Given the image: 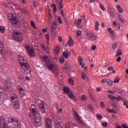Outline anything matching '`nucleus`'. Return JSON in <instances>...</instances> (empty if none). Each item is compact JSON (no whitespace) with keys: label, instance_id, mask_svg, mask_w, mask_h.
<instances>
[{"label":"nucleus","instance_id":"nucleus-1","mask_svg":"<svg viewBox=\"0 0 128 128\" xmlns=\"http://www.w3.org/2000/svg\"><path fill=\"white\" fill-rule=\"evenodd\" d=\"M36 107L34 104H32L30 107V113L29 114V116L31 118H32V122H34L35 126L38 128V126H42V122H40V116L38 114V112H36Z\"/></svg>","mask_w":128,"mask_h":128},{"label":"nucleus","instance_id":"nucleus-2","mask_svg":"<svg viewBox=\"0 0 128 128\" xmlns=\"http://www.w3.org/2000/svg\"><path fill=\"white\" fill-rule=\"evenodd\" d=\"M48 56H45L43 58L42 60L45 62L46 68L50 70H52L53 74H54L56 78H60V73L58 70V66L54 65L52 61L48 60Z\"/></svg>","mask_w":128,"mask_h":128},{"label":"nucleus","instance_id":"nucleus-3","mask_svg":"<svg viewBox=\"0 0 128 128\" xmlns=\"http://www.w3.org/2000/svg\"><path fill=\"white\" fill-rule=\"evenodd\" d=\"M8 20L10 22L12 23V26L16 28H20L22 24H20V21L18 19V17L15 14H10L8 15Z\"/></svg>","mask_w":128,"mask_h":128},{"label":"nucleus","instance_id":"nucleus-4","mask_svg":"<svg viewBox=\"0 0 128 128\" xmlns=\"http://www.w3.org/2000/svg\"><path fill=\"white\" fill-rule=\"evenodd\" d=\"M9 124H14L10 126V128H21L22 125L20 124V120L18 118H9L8 120Z\"/></svg>","mask_w":128,"mask_h":128},{"label":"nucleus","instance_id":"nucleus-5","mask_svg":"<svg viewBox=\"0 0 128 128\" xmlns=\"http://www.w3.org/2000/svg\"><path fill=\"white\" fill-rule=\"evenodd\" d=\"M12 36L16 42H22L24 38L22 37V34L20 32L13 31L12 32Z\"/></svg>","mask_w":128,"mask_h":128},{"label":"nucleus","instance_id":"nucleus-6","mask_svg":"<svg viewBox=\"0 0 128 128\" xmlns=\"http://www.w3.org/2000/svg\"><path fill=\"white\" fill-rule=\"evenodd\" d=\"M84 38L89 40H98V36H94V34L92 31H89L84 34Z\"/></svg>","mask_w":128,"mask_h":128},{"label":"nucleus","instance_id":"nucleus-7","mask_svg":"<svg viewBox=\"0 0 128 128\" xmlns=\"http://www.w3.org/2000/svg\"><path fill=\"white\" fill-rule=\"evenodd\" d=\"M63 90L64 94H67L70 98L73 100L74 101H76V96H74V94H72V92L70 91V88L64 87Z\"/></svg>","mask_w":128,"mask_h":128},{"label":"nucleus","instance_id":"nucleus-8","mask_svg":"<svg viewBox=\"0 0 128 128\" xmlns=\"http://www.w3.org/2000/svg\"><path fill=\"white\" fill-rule=\"evenodd\" d=\"M25 48L30 56L32 58L36 56V52H34V48L26 44H25Z\"/></svg>","mask_w":128,"mask_h":128},{"label":"nucleus","instance_id":"nucleus-9","mask_svg":"<svg viewBox=\"0 0 128 128\" xmlns=\"http://www.w3.org/2000/svg\"><path fill=\"white\" fill-rule=\"evenodd\" d=\"M56 26H58V22L54 21L50 27V32L54 36H55L56 34Z\"/></svg>","mask_w":128,"mask_h":128},{"label":"nucleus","instance_id":"nucleus-10","mask_svg":"<svg viewBox=\"0 0 128 128\" xmlns=\"http://www.w3.org/2000/svg\"><path fill=\"white\" fill-rule=\"evenodd\" d=\"M22 68L24 70V73L25 74H30L32 72V68L30 66V64H27L24 66H22Z\"/></svg>","mask_w":128,"mask_h":128},{"label":"nucleus","instance_id":"nucleus-11","mask_svg":"<svg viewBox=\"0 0 128 128\" xmlns=\"http://www.w3.org/2000/svg\"><path fill=\"white\" fill-rule=\"evenodd\" d=\"M73 112L74 118L80 126H82V124H84V122L82 121V120H80V116L78 115V112H76V110H74Z\"/></svg>","mask_w":128,"mask_h":128},{"label":"nucleus","instance_id":"nucleus-12","mask_svg":"<svg viewBox=\"0 0 128 128\" xmlns=\"http://www.w3.org/2000/svg\"><path fill=\"white\" fill-rule=\"evenodd\" d=\"M18 58L20 66H24L26 64H28V62H26V59H24V56H22V55H20L18 56Z\"/></svg>","mask_w":128,"mask_h":128},{"label":"nucleus","instance_id":"nucleus-13","mask_svg":"<svg viewBox=\"0 0 128 128\" xmlns=\"http://www.w3.org/2000/svg\"><path fill=\"white\" fill-rule=\"evenodd\" d=\"M46 128H52V120L50 118H46Z\"/></svg>","mask_w":128,"mask_h":128},{"label":"nucleus","instance_id":"nucleus-14","mask_svg":"<svg viewBox=\"0 0 128 128\" xmlns=\"http://www.w3.org/2000/svg\"><path fill=\"white\" fill-rule=\"evenodd\" d=\"M10 98L12 102L16 101V100H18V95L14 92H10Z\"/></svg>","mask_w":128,"mask_h":128},{"label":"nucleus","instance_id":"nucleus-15","mask_svg":"<svg viewBox=\"0 0 128 128\" xmlns=\"http://www.w3.org/2000/svg\"><path fill=\"white\" fill-rule=\"evenodd\" d=\"M13 104V108L16 110H20V102L18 100H16L15 101L12 102Z\"/></svg>","mask_w":128,"mask_h":128},{"label":"nucleus","instance_id":"nucleus-16","mask_svg":"<svg viewBox=\"0 0 128 128\" xmlns=\"http://www.w3.org/2000/svg\"><path fill=\"white\" fill-rule=\"evenodd\" d=\"M114 91L117 92V94H124V90L120 88H114Z\"/></svg>","mask_w":128,"mask_h":128},{"label":"nucleus","instance_id":"nucleus-17","mask_svg":"<svg viewBox=\"0 0 128 128\" xmlns=\"http://www.w3.org/2000/svg\"><path fill=\"white\" fill-rule=\"evenodd\" d=\"M82 19L80 18L78 20L76 24V28H80V29L82 28V26H80V24H82Z\"/></svg>","mask_w":128,"mask_h":128},{"label":"nucleus","instance_id":"nucleus-18","mask_svg":"<svg viewBox=\"0 0 128 128\" xmlns=\"http://www.w3.org/2000/svg\"><path fill=\"white\" fill-rule=\"evenodd\" d=\"M39 108L40 112H42V114H46V108L44 107V104H41L39 106Z\"/></svg>","mask_w":128,"mask_h":128},{"label":"nucleus","instance_id":"nucleus-19","mask_svg":"<svg viewBox=\"0 0 128 128\" xmlns=\"http://www.w3.org/2000/svg\"><path fill=\"white\" fill-rule=\"evenodd\" d=\"M68 46H74V41H72V38L71 36H69V40L68 42Z\"/></svg>","mask_w":128,"mask_h":128},{"label":"nucleus","instance_id":"nucleus-20","mask_svg":"<svg viewBox=\"0 0 128 128\" xmlns=\"http://www.w3.org/2000/svg\"><path fill=\"white\" fill-rule=\"evenodd\" d=\"M70 55V53L68 52V50H66L65 52H63V56L65 58H68V56Z\"/></svg>","mask_w":128,"mask_h":128},{"label":"nucleus","instance_id":"nucleus-21","mask_svg":"<svg viewBox=\"0 0 128 128\" xmlns=\"http://www.w3.org/2000/svg\"><path fill=\"white\" fill-rule=\"evenodd\" d=\"M122 54V52L120 49H118L116 52V57L120 56Z\"/></svg>","mask_w":128,"mask_h":128},{"label":"nucleus","instance_id":"nucleus-22","mask_svg":"<svg viewBox=\"0 0 128 128\" xmlns=\"http://www.w3.org/2000/svg\"><path fill=\"white\" fill-rule=\"evenodd\" d=\"M3 58L4 60H8V51H6L3 54Z\"/></svg>","mask_w":128,"mask_h":128},{"label":"nucleus","instance_id":"nucleus-23","mask_svg":"<svg viewBox=\"0 0 128 128\" xmlns=\"http://www.w3.org/2000/svg\"><path fill=\"white\" fill-rule=\"evenodd\" d=\"M111 104L113 108L117 109L118 108V103L117 102H112Z\"/></svg>","mask_w":128,"mask_h":128},{"label":"nucleus","instance_id":"nucleus-24","mask_svg":"<svg viewBox=\"0 0 128 128\" xmlns=\"http://www.w3.org/2000/svg\"><path fill=\"white\" fill-rule=\"evenodd\" d=\"M118 20L122 24H124V22H125L124 18V16H122V15H118Z\"/></svg>","mask_w":128,"mask_h":128},{"label":"nucleus","instance_id":"nucleus-25","mask_svg":"<svg viewBox=\"0 0 128 128\" xmlns=\"http://www.w3.org/2000/svg\"><path fill=\"white\" fill-rule=\"evenodd\" d=\"M51 6L52 8H54V9H53L54 14H56V12H58V10L56 9V4H52Z\"/></svg>","mask_w":128,"mask_h":128},{"label":"nucleus","instance_id":"nucleus-26","mask_svg":"<svg viewBox=\"0 0 128 128\" xmlns=\"http://www.w3.org/2000/svg\"><path fill=\"white\" fill-rule=\"evenodd\" d=\"M116 8H117V10H118V12L120 14H122V12H124V10L122 9V7H120V5L116 6Z\"/></svg>","mask_w":128,"mask_h":128},{"label":"nucleus","instance_id":"nucleus-27","mask_svg":"<svg viewBox=\"0 0 128 128\" xmlns=\"http://www.w3.org/2000/svg\"><path fill=\"white\" fill-rule=\"evenodd\" d=\"M108 30L111 34H112L111 38H112V36H114V30H112V29L111 28H108Z\"/></svg>","mask_w":128,"mask_h":128},{"label":"nucleus","instance_id":"nucleus-28","mask_svg":"<svg viewBox=\"0 0 128 128\" xmlns=\"http://www.w3.org/2000/svg\"><path fill=\"white\" fill-rule=\"evenodd\" d=\"M78 60L79 62L80 66H82V62H84V59L82 58V56H79V57L78 58Z\"/></svg>","mask_w":128,"mask_h":128},{"label":"nucleus","instance_id":"nucleus-29","mask_svg":"<svg viewBox=\"0 0 128 128\" xmlns=\"http://www.w3.org/2000/svg\"><path fill=\"white\" fill-rule=\"evenodd\" d=\"M4 66L2 64V61L0 60V72H2V70H4Z\"/></svg>","mask_w":128,"mask_h":128},{"label":"nucleus","instance_id":"nucleus-30","mask_svg":"<svg viewBox=\"0 0 128 128\" xmlns=\"http://www.w3.org/2000/svg\"><path fill=\"white\" fill-rule=\"evenodd\" d=\"M4 88L0 86V96H4Z\"/></svg>","mask_w":128,"mask_h":128},{"label":"nucleus","instance_id":"nucleus-31","mask_svg":"<svg viewBox=\"0 0 128 128\" xmlns=\"http://www.w3.org/2000/svg\"><path fill=\"white\" fill-rule=\"evenodd\" d=\"M4 50V44L0 42V54H2Z\"/></svg>","mask_w":128,"mask_h":128},{"label":"nucleus","instance_id":"nucleus-32","mask_svg":"<svg viewBox=\"0 0 128 128\" xmlns=\"http://www.w3.org/2000/svg\"><path fill=\"white\" fill-rule=\"evenodd\" d=\"M88 110H91L92 112H94V106H92V104H88Z\"/></svg>","mask_w":128,"mask_h":128},{"label":"nucleus","instance_id":"nucleus-33","mask_svg":"<svg viewBox=\"0 0 128 128\" xmlns=\"http://www.w3.org/2000/svg\"><path fill=\"white\" fill-rule=\"evenodd\" d=\"M56 128H64V126L62 124L59 122L57 124Z\"/></svg>","mask_w":128,"mask_h":128},{"label":"nucleus","instance_id":"nucleus-34","mask_svg":"<svg viewBox=\"0 0 128 128\" xmlns=\"http://www.w3.org/2000/svg\"><path fill=\"white\" fill-rule=\"evenodd\" d=\"M122 102H124V106H126V108H128V102L126 100H122Z\"/></svg>","mask_w":128,"mask_h":128},{"label":"nucleus","instance_id":"nucleus-35","mask_svg":"<svg viewBox=\"0 0 128 128\" xmlns=\"http://www.w3.org/2000/svg\"><path fill=\"white\" fill-rule=\"evenodd\" d=\"M96 118H98V120H102V115L100 114H96Z\"/></svg>","mask_w":128,"mask_h":128},{"label":"nucleus","instance_id":"nucleus-36","mask_svg":"<svg viewBox=\"0 0 128 128\" xmlns=\"http://www.w3.org/2000/svg\"><path fill=\"white\" fill-rule=\"evenodd\" d=\"M108 97L110 100H116V96H114V95H110L109 94L108 95Z\"/></svg>","mask_w":128,"mask_h":128},{"label":"nucleus","instance_id":"nucleus-37","mask_svg":"<svg viewBox=\"0 0 128 128\" xmlns=\"http://www.w3.org/2000/svg\"><path fill=\"white\" fill-rule=\"evenodd\" d=\"M81 76L82 78H83L84 80H86V78H88V76H86V73H84V72H82Z\"/></svg>","mask_w":128,"mask_h":128},{"label":"nucleus","instance_id":"nucleus-38","mask_svg":"<svg viewBox=\"0 0 128 128\" xmlns=\"http://www.w3.org/2000/svg\"><path fill=\"white\" fill-rule=\"evenodd\" d=\"M64 19L66 25V27L68 28L69 24H68V17L64 18Z\"/></svg>","mask_w":128,"mask_h":128},{"label":"nucleus","instance_id":"nucleus-39","mask_svg":"<svg viewBox=\"0 0 128 128\" xmlns=\"http://www.w3.org/2000/svg\"><path fill=\"white\" fill-rule=\"evenodd\" d=\"M18 77L19 80H22V82H24L25 80H24V76L18 75Z\"/></svg>","mask_w":128,"mask_h":128},{"label":"nucleus","instance_id":"nucleus-40","mask_svg":"<svg viewBox=\"0 0 128 128\" xmlns=\"http://www.w3.org/2000/svg\"><path fill=\"white\" fill-rule=\"evenodd\" d=\"M113 82H112L110 79H108V81L107 82L108 86H112Z\"/></svg>","mask_w":128,"mask_h":128},{"label":"nucleus","instance_id":"nucleus-41","mask_svg":"<svg viewBox=\"0 0 128 128\" xmlns=\"http://www.w3.org/2000/svg\"><path fill=\"white\" fill-rule=\"evenodd\" d=\"M108 12L112 16H114V10L110 8L108 10Z\"/></svg>","mask_w":128,"mask_h":128},{"label":"nucleus","instance_id":"nucleus-42","mask_svg":"<svg viewBox=\"0 0 128 128\" xmlns=\"http://www.w3.org/2000/svg\"><path fill=\"white\" fill-rule=\"evenodd\" d=\"M59 62L60 64H64V56H61L59 59Z\"/></svg>","mask_w":128,"mask_h":128},{"label":"nucleus","instance_id":"nucleus-43","mask_svg":"<svg viewBox=\"0 0 128 128\" xmlns=\"http://www.w3.org/2000/svg\"><path fill=\"white\" fill-rule=\"evenodd\" d=\"M99 26H100V24H98V22H96V24H95V30H98Z\"/></svg>","mask_w":128,"mask_h":128},{"label":"nucleus","instance_id":"nucleus-44","mask_svg":"<svg viewBox=\"0 0 128 128\" xmlns=\"http://www.w3.org/2000/svg\"><path fill=\"white\" fill-rule=\"evenodd\" d=\"M45 36L47 40V44H50V35L48 34H46Z\"/></svg>","mask_w":128,"mask_h":128},{"label":"nucleus","instance_id":"nucleus-45","mask_svg":"<svg viewBox=\"0 0 128 128\" xmlns=\"http://www.w3.org/2000/svg\"><path fill=\"white\" fill-rule=\"evenodd\" d=\"M108 112H110V113L114 112V114H116V110H114V109H112V110L108 109Z\"/></svg>","mask_w":128,"mask_h":128},{"label":"nucleus","instance_id":"nucleus-46","mask_svg":"<svg viewBox=\"0 0 128 128\" xmlns=\"http://www.w3.org/2000/svg\"><path fill=\"white\" fill-rule=\"evenodd\" d=\"M116 100L117 102H120V100H124L122 96H118V97H116Z\"/></svg>","mask_w":128,"mask_h":128},{"label":"nucleus","instance_id":"nucleus-47","mask_svg":"<svg viewBox=\"0 0 128 128\" xmlns=\"http://www.w3.org/2000/svg\"><path fill=\"white\" fill-rule=\"evenodd\" d=\"M108 78H104L102 80V84H108Z\"/></svg>","mask_w":128,"mask_h":128},{"label":"nucleus","instance_id":"nucleus-48","mask_svg":"<svg viewBox=\"0 0 128 128\" xmlns=\"http://www.w3.org/2000/svg\"><path fill=\"white\" fill-rule=\"evenodd\" d=\"M60 46H57L55 49V52H56V54L60 52Z\"/></svg>","mask_w":128,"mask_h":128},{"label":"nucleus","instance_id":"nucleus-49","mask_svg":"<svg viewBox=\"0 0 128 128\" xmlns=\"http://www.w3.org/2000/svg\"><path fill=\"white\" fill-rule=\"evenodd\" d=\"M118 46V44L116 43H114L112 44V48L113 50H116Z\"/></svg>","mask_w":128,"mask_h":128},{"label":"nucleus","instance_id":"nucleus-50","mask_svg":"<svg viewBox=\"0 0 128 128\" xmlns=\"http://www.w3.org/2000/svg\"><path fill=\"white\" fill-rule=\"evenodd\" d=\"M0 32L2 34H4V26H0Z\"/></svg>","mask_w":128,"mask_h":128},{"label":"nucleus","instance_id":"nucleus-51","mask_svg":"<svg viewBox=\"0 0 128 128\" xmlns=\"http://www.w3.org/2000/svg\"><path fill=\"white\" fill-rule=\"evenodd\" d=\"M81 100H82L83 102H86V96L82 95V96Z\"/></svg>","mask_w":128,"mask_h":128},{"label":"nucleus","instance_id":"nucleus-52","mask_svg":"<svg viewBox=\"0 0 128 128\" xmlns=\"http://www.w3.org/2000/svg\"><path fill=\"white\" fill-rule=\"evenodd\" d=\"M100 8H102V10H104V12L106 10V8H104V5H102V4H100Z\"/></svg>","mask_w":128,"mask_h":128},{"label":"nucleus","instance_id":"nucleus-53","mask_svg":"<svg viewBox=\"0 0 128 128\" xmlns=\"http://www.w3.org/2000/svg\"><path fill=\"white\" fill-rule=\"evenodd\" d=\"M20 94L21 96H24L25 95L24 94V90H23L22 91H20Z\"/></svg>","mask_w":128,"mask_h":128},{"label":"nucleus","instance_id":"nucleus-54","mask_svg":"<svg viewBox=\"0 0 128 128\" xmlns=\"http://www.w3.org/2000/svg\"><path fill=\"white\" fill-rule=\"evenodd\" d=\"M100 108H104L105 106H104V103L102 102H100Z\"/></svg>","mask_w":128,"mask_h":128},{"label":"nucleus","instance_id":"nucleus-55","mask_svg":"<svg viewBox=\"0 0 128 128\" xmlns=\"http://www.w3.org/2000/svg\"><path fill=\"white\" fill-rule=\"evenodd\" d=\"M58 22L60 24H62V18H60V16H58Z\"/></svg>","mask_w":128,"mask_h":128},{"label":"nucleus","instance_id":"nucleus-56","mask_svg":"<svg viewBox=\"0 0 128 128\" xmlns=\"http://www.w3.org/2000/svg\"><path fill=\"white\" fill-rule=\"evenodd\" d=\"M69 84H74V80L72 78H70L68 80Z\"/></svg>","mask_w":128,"mask_h":128},{"label":"nucleus","instance_id":"nucleus-57","mask_svg":"<svg viewBox=\"0 0 128 128\" xmlns=\"http://www.w3.org/2000/svg\"><path fill=\"white\" fill-rule=\"evenodd\" d=\"M81 34H82V31H80V30H79L76 32L77 36H80Z\"/></svg>","mask_w":128,"mask_h":128},{"label":"nucleus","instance_id":"nucleus-58","mask_svg":"<svg viewBox=\"0 0 128 128\" xmlns=\"http://www.w3.org/2000/svg\"><path fill=\"white\" fill-rule=\"evenodd\" d=\"M114 84H118V82H120V78H117L116 79H115L114 81Z\"/></svg>","mask_w":128,"mask_h":128},{"label":"nucleus","instance_id":"nucleus-59","mask_svg":"<svg viewBox=\"0 0 128 128\" xmlns=\"http://www.w3.org/2000/svg\"><path fill=\"white\" fill-rule=\"evenodd\" d=\"M18 90H19V92H22V90H24L22 88V87L21 86H18Z\"/></svg>","mask_w":128,"mask_h":128},{"label":"nucleus","instance_id":"nucleus-60","mask_svg":"<svg viewBox=\"0 0 128 128\" xmlns=\"http://www.w3.org/2000/svg\"><path fill=\"white\" fill-rule=\"evenodd\" d=\"M31 26L32 28H36V25L34 24V22L32 21H31Z\"/></svg>","mask_w":128,"mask_h":128},{"label":"nucleus","instance_id":"nucleus-61","mask_svg":"<svg viewBox=\"0 0 128 128\" xmlns=\"http://www.w3.org/2000/svg\"><path fill=\"white\" fill-rule=\"evenodd\" d=\"M102 126H108V122H103L102 124Z\"/></svg>","mask_w":128,"mask_h":128},{"label":"nucleus","instance_id":"nucleus-62","mask_svg":"<svg viewBox=\"0 0 128 128\" xmlns=\"http://www.w3.org/2000/svg\"><path fill=\"white\" fill-rule=\"evenodd\" d=\"M60 12H61V14L62 16L64 18H67L66 16V15H64V10H61Z\"/></svg>","mask_w":128,"mask_h":128},{"label":"nucleus","instance_id":"nucleus-63","mask_svg":"<svg viewBox=\"0 0 128 128\" xmlns=\"http://www.w3.org/2000/svg\"><path fill=\"white\" fill-rule=\"evenodd\" d=\"M96 46L93 45V46H92V50H96Z\"/></svg>","mask_w":128,"mask_h":128},{"label":"nucleus","instance_id":"nucleus-64","mask_svg":"<svg viewBox=\"0 0 128 128\" xmlns=\"http://www.w3.org/2000/svg\"><path fill=\"white\" fill-rule=\"evenodd\" d=\"M122 128H128V126L127 124H122Z\"/></svg>","mask_w":128,"mask_h":128}]
</instances>
